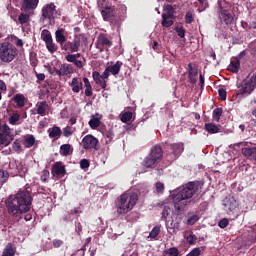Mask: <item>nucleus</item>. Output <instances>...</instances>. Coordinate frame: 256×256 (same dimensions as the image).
Masks as SVG:
<instances>
[{"label": "nucleus", "mask_w": 256, "mask_h": 256, "mask_svg": "<svg viewBox=\"0 0 256 256\" xmlns=\"http://www.w3.org/2000/svg\"><path fill=\"white\" fill-rule=\"evenodd\" d=\"M5 204L9 216L15 221H20L23 216L26 221H31L33 218L29 212L32 206V197L29 191H19L14 196H9Z\"/></svg>", "instance_id": "nucleus-1"}, {"label": "nucleus", "mask_w": 256, "mask_h": 256, "mask_svg": "<svg viewBox=\"0 0 256 256\" xmlns=\"http://www.w3.org/2000/svg\"><path fill=\"white\" fill-rule=\"evenodd\" d=\"M198 191V186L196 182H188L184 186H182L178 192L172 194V201L174 204V208L177 211H184L188 204H194L193 196Z\"/></svg>", "instance_id": "nucleus-2"}, {"label": "nucleus", "mask_w": 256, "mask_h": 256, "mask_svg": "<svg viewBox=\"0 0 256 256\" xmlns=\"http://www.w3.org/2000/svg\"><path fill=\"white\" fill-rule=\"evenodd\" d=\"M138 194L136 192H123L117 197L115 206L117 208V214H127L135 208L138 201Z\"/></svg>", "instance_id": "nucleus-3"}, {"label": "nucleus", "mask_w": 256, "mask_h": 256, "mask_svg": "<svg viewBox=\"0 0 256 256\" xmlns=\"http://www.w3.org/2000/svg\"><path fill=\"white\" fill-rule=\"evenodd\" d=\"M163 159V149L161 145H154L148 156L143 160V164L147 169H155Z\"/></svg>", "instance_id": "nucleus-4"}, {"label": "nucleus", "mask_w": 256, "mask_h": 256, "mask_svg": "<svg viewBox=\"0 0 256 256\" xmlns=\"http://www.w3.org/2000/svg\"><path fill=\"white\" fill-rule=\"evenodd\" d=\"M163 159V149L161 145H154L148 156L143 160V164L147 169H155Z\"/></svg>", "instance_id": "nucleus-5"}, {"label": "nucleus", "mask_w": 256, "mask_h": 256, "mask_svg": "<svg viewBox=\"0 0 256 256\" xmlns=\"http://www.w3.org/2000/svg\"><path fill=\"white\" fill-rule=\"evenodd\" d=\"M18 55V50L13 43L3 41L0 43V60L4 63H11Z\"/></svg>", "instance_id": "nucleus-6"}, {"label": "nucleus", "mask_w": 256, "mask_h": 256, "mask_svg": "<svg viewBox=\"0 0 256 256\" xmlns=\"http://www.w3.org/2000/svg\"><path fill=\"white\" fill-rule=\"evenodd\" d=\"M62 10L58 9L55 3L45 4L42 8L41 19L43 21L48 20L50 23H55L56 18H60Z\"/></svg>", "instance_id": "nucleus-7"}, {"label": "nucleus", "mask_w": 256, "mask_h": 256, "mask_svg": "<svg viewBox=\"0 0 256 256\" xmlns=\"http://www.w3.org/2000/svg\"><path fill=\"white\" fill-rule=\"evenodd\" d=\"M229 6H231V4L227 3V0L218 1L219 17L226 25H232L234 22V16L228 10Z\"/></svg>", "instance_id": "nucleus-8"}, {"label": "nucleus", "mask_w": 256, "mask_h": 256, "mask_svg": "<svg viewBox=\"0 0 256 256\" xmlns=\"http://www.w3.org/2000/svg\"><path fill=\"white\" fill-rule=\"evenodd\" d=\"M15 135L12 134L8 124L0 125V147H8L14 141Z\"/></svg>", "instance_id": "nucleus-9"}, {"label": "nucleus", "mask_w": 256, "mask_h": 256, "mask_svg": "<svg viewBox=\"0 0 256 256\" xmlns=\"http://www.w3.org/2000/svg\"><path fill=\"white\" fill-rule=\"evenodd\" d=\"M167 18H170V20L173 21H166ZM176 16H175V8H173L172 4H166L164 6V11L162 13V21H161V25L162 27H172V25H174V20H175Z\"/></svg>", "instance_id": "nucleus-10"}, {"label": "nucleus", "mask_w": 256, "mask_h": 256, "mask_svg": "<svg viewBox=\"0 0 256 256\" xmlns=\"http://www.w3.org/2000/svg\"><path fill=\"white\" fill-rule=\"evenodd\" d=\"M110 77V67L105 68L102 75H100L99 72L95 71L92 73V78L97 83V85H100L102 89H107V79Z\"/></svg>", "instance_id": "nucleus-11"}, {"label": "nucleus", "mask_w": 256, "mask_h": 256, "mask_svg": "<svg viewBox=\"0 0 256 256\" xmlns=\"http://www.w3.org/2000/svg\"><path fill=\"white\" fill-rule=\"evenodd\" d=\"M256 89V73L253 77L251 78H246L242 82V87L240 92L242 94H252L253 90Z\"/></svg>", "instance_id": "nucleus-12"}, {"label": "nucleus", "mask_w": 256, "mask_h": 256, "mask_svg": "<svg viewBox=\"0 0 256 256\" xmlns=\"http://www.w3.org/2000/svg\"><path fill=\"white\" fill-rule=\"evenodd\" d=\"M83 149H98L99 140L92 134L85 135L82 139Z\"/></svg>", "instance_id": "nucleus-13"}, {"label": "nucleus", "mask_w": 256, "mask_h": 256, "mask_svg": "<svg viewBox=\"0 0 256 256\" xmlns=\"http://www.w3.org/2000/svg\"><path fill=\"white\" fill-rule=\"evenodd\" d=\"M8 169L10 171V176H25L27 172V167H24L23 164H17V162H9Z\"/></svg>", "instance_id": "nucleus-14"}, {"label": "nucleus", "mask_w": 256, "mask_h": 256, "mask_svg": "<svg viewBox=\"0 0 256 256\" xmlns=\"http://www.w3.org/2000/svg\"><path fill=\"white\" fill-rule=\"evenodd\" d=\"M55 40L60 45L61 50L66 52L67 31H65V28H58L55 31Z\"/></svg>", "instance_id": "nucleus-15"}, {"label": "nucleus", "mask_w": 256, "mask_h": 256, "mask_svg": "<svg viewBox=\"0 0 256 256\" xmlns=\"http://www.w3.org/2000/svg\"><path fill=\"white\" fill-rule=\"evenodd\" d=\"M80 57H82V53H75L74 55H66L65 59L67 62L74 63L75 67L83 68L86 65V60L85 57H83V60H79Z\"/></svg>", "instance_id": "nucleus-16"}, {"label": "nucleus", "mask_w": 256, "mask_h": 256, "mask_svg": "<svg viewBox=\"0 0 256 256\" xmlns=\"http://www.w3.org/2000/svg\"><path fill=\"white\" fill-rule=\"evenodd\" d=\"M116 8L115 6H109L106 4L104 10L101 11V15L104 21H113L116 16Z\"/></svg>", "instance_id": "nucleus-17"}, {"label": "nucleus", "mask_w": 256, "mask_h": 256, "mask_svg": "<svg viewBox=\"0 0 256 256\" xmlns=\"http://www.w3.org/2000/svg\"><path fill=\"white\" fill-rule=\"evenodd\" d=\"M51 172L53 176L63 177L67 174L66 167L61 160L55 162L52 166Z\"/></svg>", "instance_id": "nucleus-18"}, {"label": "nucleus", "mask_w": 256, "mask_h": 256, "mask_svg": "<svg viewBox=\"0 0 256 256\" xmlns=\"http://www.w3.org/2000/svg\"><path fill=\"white\" fill-rule=\"evenodd\" d=\"M80 45V40L69 41L66 38L65 52H70L71 55H74L73 53L79 52Z\"/></svg>", "instance_id": "nucleus-19"}, {"label": "nucleus", "mask_w": 256, "mask_h": 256, "mask_svg": "<svg viewBox=\"0 0 256 256\" xmlns=\"http://www.w3.org/2000/svg\"><path fill=\"white\" fill-rule=\"evenodd\" d=\"M69 85L74 94H79V92L83 90L82 78H77V77L72 78V81L69 83Z\"/></svg>", "instance_id": "nucleus-20"}, {"label": "nucleus", "mask_w": 256, "mask_h": 256, "mask_svg": "<svg viewBox=\"0 0 256 256\" xmlns=\"http://www.w3.org/2000/svg\"><path fill=\"white\" fill-rule=\"evenodd\" d=\"M170 150L173 154L172 159L176 160L181 156L182 152H184V144L182 142H178L176 144L170 145Z\"/></svg>", "instance_id": "nucleus-21"}, {"label": "nucleus", "mask_w": 256, "mask_h": 256, "mask_svg": "<svg viewBox=\"0 0 256 256\" xmlns=\"http://www.w3.org/2000/svg\"><path fill=\"white\" fill-rule=\"evenodd\" d=\"M39 5V0H23L22 1V10L34 11L36 10L37 6Z\"/></svg>", "instance_id": "nucleus-22"}, {"label": "nucleus", "mask_w": 256, "mask_h": 256, "mask_svg": "<svg viewBox=\"0 0 256 256\" xmlns=\"http://www.w3.org/2000/svg\"><path fill=\"white\" fill-rule=\"evenodd\" d=\"M56 75H58L59 77H63L64 75H69L70 73H73V67H71V65H69V63H63L60 67V70L56 69L55 70Z\"/></svg>", "instance_id": "nucleus-23"}, {"label": "nucleus", "mask_w": 256, "mask_h": 256, "mask_svg": "<svg viewBox=\"0 0 256 256\" xmlns=\"http://www.w3.org/2000/svg\"><path fill=\"white\" fill-rule=\"evenodd\" d=\"M36 112L37 114L41 115V116H45L47 114V109L49 107L48 103L46 100L42 101V102H38L36 105Z\"/></svg>", "instance_id": "nucleus-24"}, {"label": "nucleus", "mask_w": 256, "mask_h": 256, "mask_svg": "<svg viewBox=\"0 0 256 256\" xmlns=\"http://www.w3.org/2000/svg\"><path fill=\"white\" fill-rule=\"evenodd\" d=\"M242 154L248 159H254V161H256V147H244V149H242Z\"/></svg>", "instance_id": "nucleus-25"}, {"label": "nucleus", "mask_w": 256, "mask_h": 256, "mask_svg": "<svg viewBox=\"0 0 256 256\" xmlns=\"http://www.w3.org/2000/svg\"><path fill=\"white\" fill-rule=\"evenodd\" d=\"M240 60L239 58H232L231 63L228 65V70L233 73H238L240 70Z\"/></svg>", "instance_id": "nucleus-26"}, {"label": "nucleus", "mask_w": 256, "mask_h": 256, "mask_svg": "<svg viewBox=\"0 0 256 256\" xmlns=\"http://www.w3.org/2000/svg\"><path fill=\"white\" fill-rule=\"evenodd\" d=\"M102 115L95 114L92 116V119L89 120V125L91 129H98L99 125H101Z\"/></svg>", "instance_id": "nucleus-27"}, {"label": "nucleus", "mask_w": 256, "mask_h": 256, "mask_svg": "<svg viewBox=\"0 0 256 256\" xmlns=\"http://www.w3.org/2000/svg\"><path fill=\"white\" fill-rule=\"evenodd\" d=\"M13 101L17 107L22 108L26 104V97H24L23 93H16V95H14Z\"/></svg>", "instance_id": "nucleus-28"}, {"label": "nucleus", "mask_w": 256, "mask_h": 256, "mask_svg": "<svg viewBox=\"0 0 256 256\" xmlns=\"http://www.w3.org/2000/svg\"><path fill=\"white\" fill-rule=\"evenodd\" d=\"M17 251L14 244L8 243L6 247L3 249L2 256H14Z\"/></svg>", "instance_id": "nucleus-29"}, {"label": "nucleus", "mask_w": 256, "mask_h": 256, "mask_svg": "<svg viewBox=\"0 0 256 256\" xmlns=\"http://www.w3.org/2000/svg\"><path fill=\"white\" fill-rule=\"evenodd\" d=\"M74 151L73 147L71 144H63L60 147V154L61 156L67 157L70 156Z\"/></svg>", "instance_id": "nucleus-30"}, {"label": "nucleus", "mask_w": 256, "mask_h": 256, "mask_svg": "<svg viewBox=\"0 0 256 256\" xmlns=\"http://www.w3.org/2000/svg\"><path fill=\"white\" fill-rule=\"evenodd\" d=\"M36 137L33 134H27L24 136V146L27 148L35 146Z\"/></svg>", "instance_id": "nucleus-31"}, {"label": "nucleus", "mask_w": 256, "mask_h": 256, "mask_svg": "<svg viewBox=\"0 0 256 256\" xmlns=\"http://www.w3.org/2000/svg\"><path fill=\"white\" fill-rule=\"evenodd\" d=\"M223 205L226 211H235L237 208V201H235V199H226Z\"/></svg>", "instance_id": "nucleus-32"}, {"label": "nucleus", "mask_w": 256, "mask_h": 256, "mask_svg": "<svg viewBox=\"0 0 256 256\" xmlns=\"http://www.w3.org/2000/svg\"><path fill=\"white\" fill-rule=\"evenodd\" d=\"M11 176V173L9 171H4L3 169H0V187H2L5 183H8V179Z\"/></svg>", "instance_id": "nucleus-33"}, {"label": "nucleus", "mask_w": 256, "mask_h": 256, "mask_svg": "<svg viewBox=\"0 0 256 256\" xmlns=\"http://www.w3.org/2000/svg\"><path fill=\"white\" fill-rule=\"evenodd\" d=\"M48 132H49V137L51 139H54L56 137H61V134H62L61 128L57 127V125H54V127H52V129H49Z\"/></svg>", "instance_id": "nucleus-34"}, {"label": "nucleus", "mask_w": 256, "mask_h": 256, "mask_svg": "<svg viewBox=\"0 0 256 256\" xmlns=\"http://www.w3.org/2000/svg\"><path fill=\"white\" fill-rule=\"evenodd\" d=\"M123 62L117 61L114 65L109 66L110 73L112 75H118L120 73V70L122 68Z\"/></svg>", "instance_id": "nucleus-35"}, {"label": "nucleus", "mask_w": 256, "mask_h": 256, "mask_svg": "<svg viewBox=\"0 0 256 256\" xmlns=\"http://www.w3.org/2000/svg\"><path fill=\"white\" fill-rule=\"evenodd\" d=\"M12 149L17 154H21V152H23L22 140L21 139L14 140V142L12 144Z\"/></svg>", "instance_id": "nucleus-36"}, {"label": "nucleus", "mask_w": 256, "mask_h": 256, "mask_svg": "<svg viewBox=\"0 0 256 256\" xmlns=\"http://www.w3.org/2000/svg\"><path fill=\"white\" fill-rule=\"evenodd\" d=\"M98 42H100L103 47H112L113 45V41L109 40V38L104 35L98 36Z\"/></svg>", "instance_id": "nucleus-37"}, {"label": "nucleus", "mask_w": 256, "mask_h": 256, "mask_svg": "<svg viewBox=\"0 0 256 256\" xmlns=\"http://www.w3.org/2000/svg\"><path fill=\"white\" fill-rule=\"evenodd\" d=\"M47 50L49 53H55L58 50V46L56 45V43H54V40L50 34V38L47 44Z\"/></svg>", "instance_id": "nucleus-38"}, {"label": "nucleus", "mask_w": 256, "mask_h": 256, "mask_svg": "<svg viewBox=\"0 0 256 256\" xmlns=\"http://www.w3.org/2000/svg\"><path fill=\"white\" fill-rule=\"evenodd\" d=\"M205 130L209 134H218V132L220 131L218 125L216 124H205Z\"/></svg>", "instance_id": "nucleus-39"}, {"label": "nucleus", "mask_w": 256, "mask_h": 256, "mask_svg": "<svg viewBox=\"0 0 256 256\" xmlns=\"http://www.w3.org/2000/svg\"><path fill=\"white\" fill-rule=\"evenodd\" d=\"M200 216L199 214H191V212L188 213V219H187V224L190 226H193V224L197 223L199 221Z\"/></svg>", "instance_id": "nucleus-40"}, {"label": "nucleus", "mask_w": 256, "mask_h": 256, "mask_svg": "<svg viewBox=\"0 0 256 256\" xmlns=\"http://www.w3.org/2000/svg\"><path fill=\"white\" fill-rule=\"evenodd\" d=\"M102 134L107 139L106 140L107 144H109V142H112L115 137L113 129L105 130L104 132H102Z\"/></svg>", "instance_id": "nucleus-41"}, {"label": "nucleus", "mask_w": 256, "mask_h": 256, "mask_svg": "<svg viewBox=\"0 0 256 256\" xmlns=\"http://www.w3.org/2000/svg\"><path fill=\"white\" fill-rule=\"evenodd\" d=\"M18 21L21 25H26V23H29L30 21V15L26 13H20L18 16Z\"/></svg>", "instance_id": "nucleus-42"}, {"label": "nucleus", "mask_w": 256, "mask_h": 256, "mask_svg": "<svg viewBox=\"0 0 256 256\" xmlns=\"http://www.w3.org/2000/svg\"><path fill=\"white\" fill-rule=\"evenodd\" d=\"M50 37H51V31H49V30L42 31L41 38H42L43 42H45L46 48L48 47Z\"/></svg>", "instance_id": "nucleus-43"}, {"label": "nucleus", "mask_w": 256, "mask_h": 256, "mask_svg": "<svg viewBox=\"0 0 256 256\" xmlns=\"http://www.w3.org/2000/svg\"><path fill=\"white\" fill-rule=\"evenodd\" d=\"M222 114H223V108L222 107L214 108V110H213V119L216 120V122H219V120L221 119Z\"/></svg>", "instance_id": "nucleus-44"}, {"label": "nucleus", "mask_w": 256, "mask_h": 256, "mask_svg": "<svg viewBox=\"0 0 256 256\" xmlns=\"http://www.w3.org/2000/svg\"><path fill=\"white\" fill-rule=\"evenodd\" d=\"M200 3V6L198 7V11L201 13V11H206L207 8H209V1L208 0H197Z\"/></svg>", "instance_id": "nucleus-45"}, {"label": "nucleus", "mask_w": 256, "mask_h": 256, "mask_svg": "<svg viewBox=\"0 0 256 256\" xmlns=\"http://www.w3.org/2000/svg\"><path fill=\"white\" fill-rule=\"evenodd\" d=\"M197 239L198 238H197L196 234H194V233H191L188 236H186V241L189 245H196Z\"/></svg>", "instance_id": "nucleus-46"}, {"label": "nucleus", "mask_w": 256, "mask_h": 256, "mask_svg": "<svg viewBox=\"0 0 256 256\" xmlns=\"http://www.w3.org/2000/svg\"><path fill=\"white\" fill-rule=\"evenodd\" d=\"M174 30L178 34V37L185 38L186 30H185L184 26H175Z\"/></svg>", "instance_id": "nucleus-47"}, {"label": "nucleus", "mask_w": 256, "mask_h": 256, "mask_svg": "<svg viewBox=\"0 0 256 256\" xmlns=\"http://www.w3.org/2000/svg\"><path fill=\"white\" fill-rule=\"evenodd\" d=\"M195 19L194 13L192 11H187L185 15V23L191 25Z\"/></svg>", "instance_id": "nucleus-48"}, {"label": "nucleus", "mask_w": 256, "mask_h": 256, "mask_svg": "<svg viewBox=\"0 0 256 256\" xmlns=\"http://www.w3.org/2000/svg\"><path fill=\"white\" fill-rule=\"evenodd\" d=\"M160 231H161L160 227L159 226H155L154 228H152V230H151V232L149 234V237L151 239H156L157 236H159Z\"/></svg>", "instance_id": "nucleus-49"}, {"label": "nucleus", "mask_w": 256, "mask_h": 256, "mask_svg": "<svg viewBox=\"0 0 256 256\" xmlns=\"http://www.w3.org/2000/svg\"><path fill=\"white\" fill-rule=\"evenodd\" d=\"M188 72L190 75L196 77L198 75V68L193 66V63L188 64Z\"/></svg>", "instance_id": "nucleus-50"}, {"label": "nucleus", "mask_w": 256, "mask_h": 256, "mask_svg": "<svg viewBox=\"0 0 256 256\" xmlns=\"http://www.w3.org/2000/svg\"><path fill=\"white\" fill-rule=\"evenodd\" d=\"M165 253L166 255H169V256H179V249L172 247V248L166 249Z\"/></svg>", "instance_id": "nucleus-51"}, {"label": "nucleus", "mask_w": 256, "mask_h": 256, "mask_svg": "<svg viewBox=\"0 0 256 256\" xmlns=\"http://www.w3.org/2000/svg\"><path fill=\"white\" fill-rule=\"evenodd\" d=\"M133 114L132 112H124V114L121 117L122 122L127 123L130 120H132Z\"/></svg>", "instance_id": "nucleus-52"}, {"label": "nucleus", "mask_w": 256, "mask_h": 256, "mask_svg": "<svg viewBox=\"0 0 256 256\" xmlns=\"http://www.w3.org/2000/svg\"><path fill=\"white\" fill-rule=\"evenodd\" d=\"M21 115L20 114H13L11 117H9V124L15 125L17 124L18 120H20Z\"/></svg>", "instance_id": "nucleus-53"}, {"label": "nucleus", "mask_w": 256, "mask_h": 256, "mask_svg": "<svg viewBox=\"0 0 256 256\" xmlns=\"http://www.w3.org/2000/svg\"><path fill=\"white\" fill-rule=\"evenodd\" d=\"M228 224H229V219L227 218L220 219V221L218 222V226L221 229L227 228Z\"/></svg>", "instance_id": "nucleus-54"}, {"label": "nucleus", "mask_w": 256, "mask_h": 256, "mask_svg": "<svg viewBox=\"0 0 256 256\" xmlns=\"http://www.w3.org/2000/svg\"><path fill=\"white\" fill-rule=\"evenodd\" d=\"M73 134H74V130L72 129V127H69V126L64 127V129H63V135H64L65 137H70V135H73Z\"/></svg>", "instance_id": "nucleus-55"}, {"label": "nucleus", "mask_w": 256, "mask_h": 256, "mask_svg": "<svg viewBox=\"0 0 256 256\" xmlns=\"http://www.w3.org/2000/svg\"><path fill=\"white\" fill-rule=\"evenodd\" d=\"M90 164H91V162L88 159L80 160V167H81V169H88V167H90Z\"/></svg>", "instance_id": "nucleus-56"}, {"label": "nucleus", "mask_w": 256, "mask_h": 256, "mask_svg": "<svg viewBox=\"0 0 256 256\" xmlns=\"http://www.w3.org/2000/svg\"><path fill=\"white\" fill-rule=\"evenodd\" d=\"M218 94L221 100H227V90L225 88H219Z\"/></svg>", "instance_id": "nucleus-57"}, {"label": "nucleus", "mask_w": 256, "mask_h": 256, "mask_svg": "<svg viewBox=\"0 0 256 256\" xmlns=\"http://www.w3.org/2000/svg\"><path fill=\"white\" fill-rule=\"evenodd\" d=\"M201 249L200 248H193L190 253L186 254V256H200Z\"/></svg>", "instance_id": "nucleus-58"}, {"label": "nucleus", "mask_w": 256, "mask_h": 256, "mask_svg": "<svg viewBox=\"0 0 256 256\" xmlns=\"http://www.w3.org/2000/svg\"><path fill=\"white\" fill-rule=\"evenodd\" d=\"M157 193H163L165 191V184L163 182H156Z\"/></svg>", "instance_id": "nucleus-59"}, {"label": "nucleus", "mask_w": 256, "mask_h": 256, "mask_svg": "<svg viewBox=\"0 0 256 256\" xmlns=\"http://www.w3.org/2000/svg\"><path fill=\"white\" fill-rule=\"evenodd\" d=\"M63 245H64V241H62V239H54L53 241L54 248H60Z\"/></svg>", "instance_id": "nucleus-60"}, {"label": "nucleus", "mask_w": 256, "mask_h": 256, "mask_svg": "<svg viewBox=\"0 0 256 256\" xmlns=\"http://www.w3.org/2000/svg\"><path fill=\"white\" fill-rule=\"evenodd\" d=\"M84 94L86 95V97H92L93 89L91 84L87 88H85Z\"/></svg>", "instance_id": "nucleus-61"}, {"label": "nucleus", "mask_w": 256, "mask_h": 256, "mask_svg": "<svg viewBox=\"0 0 256 256\" xmlns=\"http://www.w3.org/2000/svg\"><path fill=\"white\" fill-rule=\"evenodd\" d=\"M97 4H98V7L101 8V11L105 10V6H107L106 0H98Z\"/></svg>", "instance_id": "nucleus-62"}, {"label": "nucleus", "mask_w": 256, "mask_h": 256, "mask_svg": "<svg viewBox=\"0 0 256 256\" xmlns=\"http://www.w3.org/2000/svg\"><path fill=\"white\" fill-rule=\"evenodd\" d=\"M76 231L78 234L82 233L83 228L81 222H76Z\"/></svg>", "instance_id": "nucleus-63"}, {"label": "nucleus", "mask_w": 256, "mask_h": 256, "mask_svg": "<svg viewBox=\"0 0 256 256\" xmlns=\"http://www.w3.org/2000/svg\"><path fill=\"white\" fill-rule=\"evenodd\" d=\"M256 30V21H251L248 26V30Z\"/></svg>", "instance_id": "nucleus-64"}]
</instances>
